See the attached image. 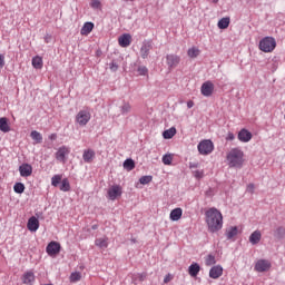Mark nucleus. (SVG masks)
<instances>
[{"label":"nucleus","mask_w":285,"mask_h":285,"mask_svg":"<svg viewBox=\"0 0 285 285\" xmlns=\"http://www.w3.org/2000/svg\"><path fill=\"white\" fill-rule=\"evenodd\" d=\"M205 222L209 233H219L224 228V216L215 207H210L205 212Z\"/></svg>","instance_id":"nucleus-1"},{"label":"nucleus","mask_w":285,"mask_h":285,"mask_svg":"<svg viewBox=\"0 0 285 285\" xmlns=\"http://www.w3.org/2000/svg\"><path fill=\"white\" fill-rule=\"evenodd\" d=\"M227 159V166L229 168H236L237 170H240V168H244V164L246 161L244 150L239 147L232 148L226 156Z\"/></svg>","instance_id":"nucleus-2"},{"label":"nucleus","mask_w":285,"mask_h":285,"mask_svg":"<svg viewBox=\"0 0 285 285\" xmlns=\"http://www.w3.org/2000/svg\"><path fill=\"white\" fill-rule=\"evenodd\" d=\"M277 46V42L273 37H265L259 41V50L262 52H273Z\"/></svg>","instance_id":"nucleus-3"},{"label":"nucleus","mask_w":285,"mask_h":285,"mask_svg":"<svg viewBox=\"0 0 285 285\" xmlns=\"http://www.w3.org/2000/svg\"><path fill=\"white\" fill-rule=\"evenodd\" d=\"M197 148L199 155H210V153L215 150V145L213 144V140L205 139L198 144Z\"/></svg>","instance_id":"nucleus-4"},{"label":"nucleus","mask_w":285,"mask_h":285,"mask_svg":"<svg viewBox=\"0 0 285 285\" xmlns=\"http://www.w3.org/2000/svg\"><path fill=\"white\" fill-rule=\"evenodd\" d=\"M91 119V115H90V110L88 109H82L80 110L77 116H76V121L80 125V126H87L88 121H90Z\"/></svg>","instance_id":"nucleus-5"},{"label":"nucleus","mask_w":285,"mask_h":285,"mask_svg":"<svg viewBox=\"0 0 285 285\" xmlns=\"http://www.w3.org/2000/svg\"><path fill=\"white\" fill-rule=\"evenodd\" d=\"M46 253L49 257H57L61 253V244L55 240L50 242L46 247Z\"/></svg>","instance_id":"nucleus-6"},{"label":"nucleus","mask_w":285,"mask_h":285,"mask_svg":"<svg viewBox=\"0 0 285 285\" xmlns=\"http://www.w3.org/2000/svg\"><path fill=\"white\" fill-rule=\"evenodd\" d=\"M68 155H70V149L67 146H61L56 151V159L60 164H66V161H68Z\"/></svg>","instance_id":"nucleus-7"},{"label":"nucleus","mask_w":285,"mask_h":285,"mask_svg":"<svg viewBox=\"0 0 285 285\" xmlns=\"http://www.w3.org/2000/svg\"><path fill=\"white\" fill-rule=\"evenodd\" d=\"M122 193L124 191L121 189V186L112 185L107 190L108 199H110L111 202H115V199H117L118 197H121Z\"/></svg>","instance_id":"nucleus-8"},{"label":"nucleus","mask_w":285,"mask_h":285,"mask_svg":"<svg viewBox=\"0 0 285 285\" xmlns=\"http://www.w3.org/2000/svg\"><path fill=\"white\" fill-rule=\"evenodd\" d=\"M200 92L203 97L213 96V92H215V85L213 83V81L210 80L205 81L200 87Z\"/></svg>","instance_id":"nucleus-9"},{"label":"nucleus","mask_w":285,"mask_h":285,"mask_svg":"<svg viewBox=\"0 0 285 285\" xmlns=\"http://www.w3.org/2000/svg\"><path fill=\"white\" fill-rule=\"evenodd\" d=\"M153 50V41L145 40L140 47V57L141 59H148V55Z\"/></svg>","instance_id":"nucleus-10"},{"label":"nucleus","mask_w":285,"mask_h":285,"mask_svg":"<svg viewBox=\"0 0 285 285\" xmlns=\"http://www.w3.org/2000/svg\"><path fill=\"white\" fill-rule=\"evenodd\" d=\"M224 275V267L222 265H215L209 269V277L212 279H219Z\"/></svg>","instance_id":"nucleus-11"},{"label":"nucleus","mask_w":285,"mask_h":285,"mask_svg":"<svg viewBox=\"0 0 285 285\" xmlns=\"http://www.w3.org/2000/svg\"><path fill=\"white\" fill-rule=\"evenodd\" d=\"M179 61H181V58L177 55L166 56V63L168 68H177V66H179Z\"/></svg>","instance_id":"nucleus-12"},{"label":"nucleus","mask_w":285,"mask_h":285,"mask_svg":"<svg viewBox=\"0 0 285 285\" xmlns=\"http://www.w3.org/2000/svg\"><path fill=\"white\" fill-rule=\"evenodd\" d=\"M271 269V263L266 259H259L257 261L256 265H255V271H257V273H266V271Z\"/></svg>","instance_id":"nucleus-13"},{"label":"nucleus","mask_w":285,"mask_h":285,"mask_svg":"<svg viewBox=\"0 0 285 285\" xmlns=\"http://www.w3.org/2000/svg\"><path fill=\"white\" fill-rule=\"evenodd\" d=\"M120 48H128L132 43V36L130 33H124L118 38Z\"/></svg>","instance_id":"nucleus-14"},{"label":"nucleus","mask_w":285,"mask_h":285,"mask_svg":"<svg viewBox=\"0 0 285 285\" xmlns=\"http://www.w3.org/2000/svg\"><path fill=\"white\" fill-rule=\"evenodd\" d=\"M20 177H30L32 175V165L24 163L19 166Z\"/></svg>","instance_id":"nucleus-15"},{"label":"nucleus","mask_w":285,"mask_h":285,"mask_svg":"<svg viewBox=\"0 0 285 285\" xmlns=\"http://www.w3.org/2000/svg\"><path fill=\"white\" fill-rule=\"evenodd\" d=\"M27 227L30 233H37V230H39V218L35 216L30 217Z\"/></svg>","instance_id":"nucleus-16"},{"label":"nucleus","mask_w":285,"mask_h":285,"mask_svg":"<svg viewBox=\"0 0 285 285\" xmlns=\"http://www.w3.org/2000/svg\"><path fill=\"white\" fill-rule=\"evenodd\" d=\"M238 139L243 142V144H248V141H250V139H253V134L250 131H248L247 129H242L238 132Z\"/></svg>","instance_id":"nucleus-17"},{"label":"nucleus","mask_w":285,"mask_h":285,"mask_svg":"<svg viewBox=\"0 0 285 285\" xmlns=\"http://www.w3.org/2000/svg\"><path fill=\"white\" fill-rule=\"evenodd\" d=\"M95 156H96L95 150L87 149L82 154V159L85 164H92V161L95 160Z\"/></svg>","instance_id":"nucleus-18"},{"label":"nucleus","mask_w":285,"mask_h":285,"mask_svg":"<svg viewBox=\"0 0 285 285\" xmlns=\"http://www.w3.org/2000/svg\"><path fill=\"white\" fill-rule=\"evenodd\" d=\"M259 242H262V232L259 230H255L250 234L249 236V243L252 244V246H257V244H259Z\"/></svg>","instance_id":"nucleus-19"},{"label":"nucleus","mask_w":285,"mask_h":285,"mask_svg":"<svg viewBox=\"0 0 285 285\" xmlns=\"http://www.w3.org/2000/svg\"><path fill=\"white\" fill-rule=\"evenodd\" d=\"M183 215H184V210L178 207L170 212L169 218L171 222H179V219H181Z\"/></svg>","instance_id":"nucleus-20"},{"label":"nucleus","mask_w":285,"mask_h":285,"mask_svg":"<svg viewBox=\"0 0 285 285\" xmlns=\"http://www.w3.org/2000/svg\"><path fill=\"white\" fill-rule=\"evenodd\" d=\"M92 30H95V23L86 22L80 30V35H82V37H88Z\"/></svg>","instance_id":"nucleus-21"},{"label":"nucleus","mask_w":285,"mask_h":285,"mask_svg":"<svg viewBox=\"0 0 285 285\" xmlns=\"http://www.w3.org/2000/svg\"><path fill=\"white\" fill-rule=\"evenodd\" d=\"M33 282H35V273L26 272L22 275V284L32 285Z\"/></svg>","instance_id":"nucleus-22"},{"label":"nucleus","mask_w":285,"mask_h":285,"mask_svg":"<svg viewBox=\"0 0 285 285\" xmlns=\"http://www.w3.org/2000/svg\"><path fill=\"white\" fill-rule=\"evenodd\" d=\"M199 271H202V267L197 263H193L188 267V273L190 277H197V275H199Z\"/></svg>","instance_id":"nucleus-23"},{"label":"nucleus","mask_w":285,"mask_h":285,"mask_svg":"<svg viewBox=\"0 0 285 285\" xmlns=\"http://www.w3.org/2000/svg\"><path fill=\"white\" fill-rule=\"evenodd\" d=\"M32 67L36 68V70H41L43 68V58L40 56H36L32 58Z\"/></svg>","instance_id":"nucleus-24"},{"label":"nucleus","mask_w":285,"mask_h":285,"mask_svg":"<svg viewBox=\"0 0 285 285\" xmlns=\"http://www.w3.org/2000/svg\"><path fill=\"white\" fill-rule=\"evenodd\" d=\"M0 130L1 132H10V125L8 124V118H0Z\"/></svg>","instance_id":"nucleus-25"},{"label":"nucleus","mask_w":285,"mask_h":285,"mask_svg":"<svg viewBox=\"0 0 285 285\" xmlns=\"http://www.w3.org/2000/svg\"><path fill=\"white\" fill-rule=\"evenodd\" d=\"M219 30H226L230 26V18H222L217 23Z\"/></svg>","instance_id":"nucleus-26"},{"label":"nucleus","mask_w":285,"mask_h":285,"mask_svg":"<svg viewBox=\"0 0 285 285\" xmlns=\"http://www.w3.org/2000/svg\"><path fill=\"white\" fill-rule=\"evenodd\" d=\"M175 135H177V129L175 127H171L163 132L164 139H173Z\"/></svg>","instance_id":"nucleus-27"},{"label":"nucleus","mask_w":285,"mask_h":285,"mask_svg":"<svg viewBox=\"0 0 285 285\" xmlns=\"http://www.w3.org/2000/svg\"><path fill=\"white\" fill-rule=\"evenodd\" d=\"M238 233H239V229H237V226L229 227L226 230V237L227 239H233V237H237Z\"/></svg>","instance_id":"nucleus-28"},{"label":"nucleus","mask_w":285,"mask_h":285,"mask_svg":"<svg viewBox=\"0 0 285 285\" xmlns=\"http://www.w3.org/2000/svg\"><path fill=\"white\" fill-rule=\"evenodd\" d=\"M30 137L35 144H41V141H43V136H41V132L37 130L31 131Z\"/></svg>","instance_id":"nucleus-29"},{"label":"nucleus","mask_w":285,"mask_h":285,"mask_svg":"<svg viewBox=\"0 0 285 285\" xmlns=\"http://www.w3.org/2000/svg\"><path fill=\"white\" fill-rule=\"evenodd\" d=\"M199 48L191 47L188 49L187 55L190 59H197V57H199Z\"/></svg>","instance_id":"nucleus-30"},{"label":"nucleus","mask_w":285,"mask_h":285,"mask_svg":"<svg viewBox=\"0 0 285 285\" xmlns=\"http://www.w3.org/2000/svg\"><path fill=\"white\" fill-rule=\"evenodd\" d=\"M60 190L62 191V193H68V191H70V180H68V178H63L62 180H61V184H60Z\"/></svg>","instance_id":"nucleus-31"},{"label":"nucleus","mask_w":285,"mask_h":285,"mask_svg":"<svg viewBox=\"0 0 285 285\" xmlns=\"http://www.w3.org/2000/svg\"><path fill=\"white\" fill-rule=\"evenodd\" d=\"M95 244L98 248H108V238H97Z\"/></svg>","instance_id":"nucleus-32"},{"label":"nucleus","mask_w":285,"mask_h":285,"mask_svg":"<svg viewBox=\"0 0 285 285\" xmlns=\"http://www.w3.org/2000/svg\"><path fill=\"white\" fill-rule=\"evenodd\" d=\"M13 190L18 195H21L26 190V185H23V183H16L14 186H13Z\"/></svg>","instance_id":"nucleus-33"},{"label":"nucleus","mask_w":285,"mask_h":285,"mask_svg":"<svg viewBox=\"0 0 285 285\" xmlns=\"http://www.w3.org/2000/svg\"><path fill=\"white\" fill-rule=\"evenodd\" d=\"M214 264H217V259H215V255L209 254L205 257V265L206 266H214Z\"/></svg>","instance_id":"nucleus-34"},{"label":"nucleus","mask_w":285,"mask_h":285,"mask_svg":"<svg viewBox=\"0 0 285 285\" xmlns=\"http://www.w3.org/2000/svg\"><path fill=\"white\" fill-rule=\"evenodd\" d=\"M130 110H132V106L130 105V102H124L122 106L120 107L121 115H128Z\"/></svg>","instance_id":"nucleus-35"},{"label":"nucleus","mask_w":285,"mask_h":285,"mask_svg":"<svg viewBox=\"0 0 285 285\" xmlns=\"http://www.w3.org/2000/svg\"><path fill=\"white\" fill-rule=\"evenodd\" d=\"M124 168L126 170H135V160L128 158L124 161Z\"/></svg>","instance_id":"nucleus-36"},{"label":"nucleus","mask_w":285,"mask_h":285,"mask_svg":"<svg viewBox=\"0 0 285 285\" xmlns=\"http://www.w3.org/2000/svg\"><path fill=\"white\" fill-rule=\"evenodd\" d=\"M63 178L62 175H55L51 178V186H53L55 188H57V186H59V184H61V179Z\"/></svg>","instance_id":"nucleus-37"},{"label":"nucleus","mask_w":285,"mask_h":285,"mask_svg":"<svg viewBox=\"0 0 285 285\" xmlns=\"http://www.w3.org/2000/svg\"><path fill=\"white\" fill-rule=\"evenodd\" d=\"M80 281H81V273H79V272L71 273L70 282L77 283V282H80Z\"/></svg>","instance_id":"nucleus-38"},{"label":"nucleus","mask_w":285,"mask_h":285,"mask_svg":"<svg viewBox=\"0 0 285 285\" xmlns=\"http://www.w3.org/2000/svg\"><path fill=\"white\" fill-rule=\"evenodd\" d=\"M163 164H165V166H170V164H173V155L170 154L164 155Z\"/></svg>","instance_id":"nucleus-39"},{"label":"nucleus","mask_w":285,"mask_h":285,"mask_svg":"<svg viewBox=\"0 0 285 285\" xmlns=\"http://www.w3.org/2000/svg\"><path fill=\"white\" fill-rule=\"evenodd\" d=\"M139 181L142 186H146L147 184H150V181H153V176H142L140 177Z\"/></svg>","instance_id":"nucleus-40"},{"label":"nucleus","mask_w":285,"mask_h":285,"mask_svg":"<svg viewBox=\"0 0 285 285\" xmlns=\"http://www.w3.org/2000/svg\"><path fill=\"white\" fill-rule=\"evenodd\" d=\"M90 7L94 8V10H99V8H101V1H99V0H91Z\"/></svg>","instance_id":"nucleus-41"},{"label":"nucleus","mask_w":285,"mask_h":285,"mask_svg":"<svg viewBox=\"0 0 285 285\" xmlns=\"http://www.w3.org/2000/svg\"><path fill=\"white\" fill-rule=\"evenodd\" d=\"M138 73H139L141 77H146V75H148V68H146L145 66L138 67Z\"/></svg>","instance_id":"nucleus-42"},{"label":"nucleus","mask_w":285,"mask_h":285,"mask_svg":"<svg viewBox=\"0 0 285 285\" xmlns=\"http://www.w3.org/2000/svg\"><path fill=\"white\" fill-rule=\"evenodd\" d=\"M109 69L111 70V72H117V70H119V65H117V62L112 61L109 65Z\"/></svg>","instance_id":"nucleus-43"},{"label":"nucleus","mask_w":285,"mask_h":285,"mask_svg":"<svg viewBox=\"0 0 285 285\" xmlns=\"http://www.w3.org/2000/svg\"><path fill=\"white\" fill-rule=\"evenodd\" d=\"M193 173L196 179H202V177H204V170H195Z\"/></svg>","instance_id":"nucleus-44"},{"label":"nucleus","mask_w":285,"mask_h":285,"mask_svg":"<svg viewBox=\"0 0 285 285\" xmlns=\"http://www.w3.org/2000/svg\"><path fill=\"white\" fill-rule=\"evenodd\" d=\"M246 190H247V193L253 195V193H255V185L254 184L247 185V189Z\"/></svg>","instance_id":"nucleus-45"},{"label":"nucleus","mask_w":285,"mask_h":285,"mask_svg":"<svg viewBox=\"0 0 285 285\" xmlns=\"http://www.w3.org/2000/svg\"><path fill=\"white\" fill-rule=\"evenodd\" d=\"M3 66H6V56L0 55V69L3 68Z\"/></svg>","instance_id":"nucleus-46"},{"label":"nucleus","mask_w":285,"mask_h":285,"mask_svg":"<svg viewBox=\"0 0 285 285\" xmlns=\"http://www.w3.org/2000/svg\"><path fill=\"white\" fill-rule=\"evenodd\" d=\"M234 139H235V134L228 132V134H227V137H226V140H227V141H233Z\"/></svg>","instance_id":"nucleus-47"},{"label":"nucleus","mask_w":285,"mask_h":285,"mask_svg":"<svg viewBox=\"0 0 285 285\" xmlns=\"http://www.w3.org/2000/svg\"><path fill=\"white\" fill-rule=\"evenodd\" d=\"M173 281V276L170 274H167L164 278V284H168V282Z\"/></svg>","instance_id":"nucleus-48"},{"label":"nucleus","mask_w":285,"mask_h":285,"mask_svg":"<svg viewBox=\"0 0 285 285\" xmlns=\"http://www.w3.org/2000/svg\"><path fill=\"white\" fill-rule=\"evenodd\" d=\"M189 168H190V170H193L195 168H199V164H197V163H189Z\"/></svg>","instance_id":"nucleus-49"},{"label":"nucleus","mask_w":285,"mask_h":285,"mask_svg":"<svg viewBox=\"0 0 285 285\" xmlns=\"http://www.w3.org/2000/svg\"><path fill=\"white\" fill-rule=\"evenodd\" d=\"M139 281L144 282L146 279V274H138Z\"/></svg>","instance_id":"nucleus-50"},{"label":"nucleus","mask_w":285,"mask_h":285,"mask_svg":"<svg viewBox=\"0 0 285 285\" xmlns=\"http://www.w3.org/2000/svg\"><path fill=\"white\" fill-rule=\"evenodd\" d=\"M193 106H195L193 100L187 101V108H193Z\"/></svg>","instance_id":"nucleus-51"},{"label":"nucleus","mask_w":285,"mask_h":285,"mask_svg":"<svg viewBox=\"0 0 285 285\" xmlns=\"http://www.w3.org/2000/svg\"><path fill=\"white\" fill-rule=\"evenodd\" d=\"M49 139H50L51 141H55V139H57V134H51V135L49 136Z\"/></svg>","instance_id":"nucleus-52"},{"label":"nucleus","mask_w":285,"mask_h":285,"mask_svg":"<svg viewBox=\"0 0 285 285\" xmlns=\"http://www.w3.org/2000/svg\"><path fill=\"white\" fill-rule=\"evenodd\" d=\"M277 230H278V233H282V232H284V228L279 227Z\"/></svg>","instance_id":"nucleus-53"},{"label":"nucleus","mask_w":285,"mask_h":285,"mask_svg":"<svg viewBox=\"0 0 285 285\" xmlns=\"http://www.w3.org/2000/svg\"><path fill=\"white\" fill-rule=\"evenodd\" d=\"M213 3H219V0H213Z\"/></svg>","instance_id":"nucleus-54"},{"label":"nucleus","mask_w":285,"mask_h":285,"mask_svg":"<svg viewBox=\"0 0 285 285\" xmlns=\"http://www.w3.org/2000/svg\"><path fill=\"white\" fill-rule=\"evenodd\" d=\"M46 43H48V37L45 38Z\"/></svg>","instance_id":"nucleus-55"},{"label":"nucleus","mask_w":285,"mask_h":285,"mask_svg":"<svg viewBox=\"0 0 285 285\" xmlns=\"http://www.w3.org/2000/svg\"><path fill=\"white\" fill-rule=\"evenodd\" d=\"M92 228L95 229V228H97V226H94Z\"/></svg>","instance_id":"nucleus-56"}]
</instances>
